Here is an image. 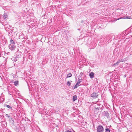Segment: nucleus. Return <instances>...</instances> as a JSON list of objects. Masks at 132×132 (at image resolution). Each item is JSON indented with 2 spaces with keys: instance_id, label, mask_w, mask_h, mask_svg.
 I'll use <instances>...</instances> for the list:
<instances>
[{
  "instance_id": "obj_13",
  "label": "nucleus",
  "mask_w": 132,
  "mask_h": 132,
  "mask_svg": "<svg viewBox=\"0 0 132 132\" xmlns=\"http://www.w3.org/2000/svg\"><path fill=\"white\" fill-rule=\"evenodd\" d=\"M5 105L8 108L10 109H12V108L9 105L5 104Z\"/></svg>"
},
{
  "instance_id": "obj_27",
  "label": "nucleus",
  "mask_w": 132,
  "mask_h": 132,
  "mask_svg": "<svg viewBox=\"0 0 132 132\" xmlns=\"http://www.w3.org/2000/svg\"><path fill=\"white\" fill-rule=\"evenodd\" d=\"M18 51H19V50H18L17 51V52L16 53H17Z\"/></svg>"
},
{
  "instance_id": "obj_5",
  "label": "nucleus",
  "mask_w": 132,
  "mask_h": 132,
  "mask_svg": "<svg viewBox=\"0 0 132 132\" xmlns=\"http://www.w3.org/2000/svg\"><path fill=\"white\" fill-rule=\"evenodd\" d=\"M94 73L93 72H91L89 73V76L90 78L92 79L94 77Z\"/></svg>"
},
{
  "instance_id": "obj_26",
  "label": "nucleus",
  "mask_w": 132,
  "mask_h": 132,
  "mask_svg": "<svg viewBox=\"0 0 132 132\" xmlns=\"http://www.w3.org/2000/svg\"><path fill=\"white\" fill-rule=\"evenodd\" d=\"M83 22V21H81V22Z\"/></svg>"
},
{
  "instance_id": "obj_11",
  "label": "nucleus",
  "mask_w": 132,
  "mask_h": 132,
  "mask_svg": "<svg viewBox=\"0 0 132 132\" xmlns=\"http://www.w3.org/2000/svg\"><path fill=\"white\" fill-rule=\"evenodd\" d=\"M10 42L11 43V44H15V43L14 42L12 39H11L10 41Z\"/></svg>"
},
{
  "instance_id": "obj_1",
  "label": "nucleus",
  "mask_w": 132,
  "mask_h": 132,
  "mask_svg": "<svg viewBox=\"0 0 132 132\" xmlns=\"http://www.w3.org/2000/svg\"><path fill=\"white\" fill-rule=\"evenodd\" d=\"M104 129L103 127L101 125H99L97 127V132H103Z\"/></svg>"
},
{
  "instance_id": "obj_2",
  "label": "nucleus",
  "mask_w": 132,
  "mask_h": 132,
  "mask_svg": "<svg viewBox=\"0 0 132 132\" xmlns=\"http://www.w3.org/2000/svg\"><path fill=\"white\" fill-rule=\"evenodd\" d=\"M98 95V94L94 92L93 93L91 94L90 96L94 98H96L97 97Z\"/></svg>"
},
{
  "instance_id": "obj_18",
  "label": "nucleus",
  "mask_w": 132,
  "mask_h": 132,
  "mask_svg": "<svg viewBox=\"0 0 132 132\" xmlns=\"http://www.w3.org/2000/svg\"><path fill=\"white\" fill-rule=\"evenodd\" d=\"M13 60L15 61V62L17 60V59L15 57L13 59Z\"/></svg>"
},
{
  "instance_id": "obj_9",
  "label": "nucleus",
  "mask_w": 132,
  "mask_h": 132,
  "mask_svg": "<svg viewBox=\"0 0 132 132\" xmlns=\"http://www.w3.org/2000/svg\"><path fill=\"white\" fill-rule=\"evenodd\" d=\"M18 81H16L14 82V84L15 86H17L18 85Z\"/></svg>"
},
{
  "instance_id": "obj_22",
  "label": "nucleus",
  "mask_w": 132,
  "mask_h": 132,
  "mask_svg": "<svg viewBox=\"0 0 132 132\" xmlns=\"http://www.w3.org/2000/svg\"><path fill=\"white\" fill-rule=\"evenodd\" d=\"M83 73L82 72H81L80 73V75H81V76H82V75L83 74Z\"/></svg>"
},
{
  "instance_id": "obj_21",
  "label": "nucleus",
  "mask_w": 132,
  "mask_h": 132,
  "mask_svg": "<svg viewBox=\"0 0 132 132\" xmlns=\"http://www.w3.org/2000/svg\"><path fill=\"white\" fill-rule=\"evenodd\" d=\"M81 79H79V80H78V81H80V82H81Z\"/></svg>"
},
{
  "instance_id": "obj_6",
  "label": "nucleus",
  "mask_w": 132,
  "mask_h": 132,
  "mask_svg": "<svg viewBox=\"0 0 132 132\" xmlns=\"http://www.w3.org/2000/svg\"><path fill=\"white\" fill-rule=\"evenodd\" d=\"M126 60V59H125V60L124 59H120L118 60V62L119 63L121 62H125Z\"/></svg>"
},
{
  "instance_id": "obj_10",
  "label": "nucleus",
  "mask_w": 132,
  "mask_h": 132,
  "mask_svg": "<svg viewBox=\"0 0 132 132\" xmlns=\"http://www.w3.org/2000/svg\"><path fill=\"white\" fill-rule=\"evenodd\" d=\"M3 17L4 19L6 18L7 17V16L6 13H4L3 15Z\"/></svg>"
},
{
  "instance_id": "obj_19",
  "label": "nucleus",
  "mask_w": 132,
  "mask_h": 132,
  "mask_svg": "<svg viewBox=\"0 0 132 132\" xmlns=\"http://www.w3.org/2000/svg\"><path fill=\"white\" fill-rule=\"evenodd\" d=\"M80 83V81H78L76 84L78 85Z\"/></svg>"
},
{
  "instance_id": "obj_20",
  "label": "nucleus",
  "mask_w": 132,
  "mask_h": 132,
  "mask_svg": "<svg viewBox=\"0 0 132 132\" xmlns=\"http://www.w3.org/2000/svg\"><path fill=\"white\" fill-rule=\"evenodd\" d=\"M6 116H7V117H10V116H9V114H6Z\"/></svg>"
},
{
  "instance_id": "obj_14",
  "label": "nucleus",
  "mask_w": 132,
  "mask_h": 132,
  "mask_svg": "<svg viewBox=\"0 0 132 132\" xmlns=\"http://www.w3.org/2000/svg\"><path fill=\"white\" fill-rule=\"evenodd\" d=\"M79 86V85L78 84H76L74 86V88H76L78 87Z\"/></svg>"
},
{
  "instance_id": "obj_29",
  "label": "nucleus",
  "mask_w": 132,
  "mask_h": 132,
  "mask_svg": "<svg viewBox=\"0 0 132 132\" xmlns=\"http://www.w3.org/2000/svg\"><path fill=\"white\" fill-rule=\"evenodd\" d=\"M73 131L74 132H75V131Z\"/></svg>"
},
{
  "instance_id": "obj_7",
  "label": "nucleus",
  "mask_w": 132,
  "mask_h": 132,
  "mask_svg": "<svg viewBox=\"0 0 132 132\" xmlns=\"http://www.w3.org/2000/svg\"><path fill=\"white\" fill-rule=\"evenodd\" d=\"M77 96L76 95H74L73 96V101H75L77 99Z\"/></svg>"
},
{
  "instance_id": "obj_8",
  "label": "nucleus",
  "mask_w": 132,
  "mask_h": 132,
  "mask_svg": "<svg viewBox=\"0 0 132 132\" xmlns=\"http://www.w3.org/2000/svg\"><path fill=\"white\" fill-rule=\"evenodd\" d=\"M72 76V74L71 73H69L67 75V78L70 77Z\"/></svg>"
},
{
  "instance_id": "obj_25",
  "label": "nucleus",
  "mask_w": 132,
  "mask_h": 132,
  "mask_svg": "<svg viewBox=\"0 0 132 132\" xmlns=\"http://www.w3.org/2000/svg\"><path fill=\"white\" fill-rule=\"evenodd\" d=\"M95 109H96L97 110H99V109H98V108H95Z\"/></svg>"
},
{
  "instance_id": "obj_23",
  "label": "nucleus",
  "mask_w": 132,
  "mask_h": 132,
  "mask_svg": "<svg viewBox=\"0 0 132 132\" xmlns=\"http://www.w3.org/2000/svg\"><path fill=\"white\" fill-rule=\"evenodd\" d=\"M130 17L129 16H128L127 18V19H129L130 18Z\"/></svg>"
},
{
  "instance_id": "obj_4",
  "label": "nucleus",
  "mask_w": 132,
  "mask_h": 132,
  "mask_svg": "<svg viewBox=\"0 0 132 132\" xmlns=\"http://www.w3.org/2000/svg\"><path fill=\"white\" fill-rule=\"evenodd\" d=\"M104 115L108 119L110 118L109 113L107 112H105Z\"/></svg>"
},
{
  "instance_id": "obj_3",
  "label": "nucleus",
  "mask_w": 132,
  "mask_h": 132,
  "mask_svg": "<svg viewBox=\"0 0 132 132\" xmlns=\"http://www.w3.org/2000/svg\"><path fill=\"white\" fill-rule=\"evenodd\" d=\"M9 48L11 50H14L15 48V44H10L9 46Z\"/></svg>"
},
{
  "instance_id": "obj_16",
  "label": "nucleus",
  "mask_w": 132,
  "mask_h": 132,
  "mask_svg": "<svg viewBox=\"0 0 132 132\" xmlns=\"http://www.w3.org/2000/svg\"><path fill=\"white\" fill-rule=\"evenodd\" d=\"M67 85H68L69 86H70V85H71V83H70V82L68 81L67 82Z\"/></svg>"
},
{
  "instance_id": "obj_24",
  "label": "nucleus",
  "mask_w": 132,
  "mask_h": 132,
  "mask_svg": "<svg viewBox=\"0 0 132 132\" xmlns=\"http://www.w3.org/2000/svg\"><path fill=\"white\" fill-rule=\"evenodd\" d=\"M16 56H19V55L17 54L16 53Z\"/></svg>"
},
{
  "instance_id": "obj_12",
  "label": "nucleus",
  "mask_w": 132,
  "mask_h": 132,
  "mask_svg": "<svg viewBox=\"0 0 132 132\" xmlns=\"http://www.w3.org/2000/svg\"><path fill=\"white\" fill-rule=\"evenodd\" d=\"M105 132H110L109 128H106L105 129Z\"/></svg>"
},
{
  "instance_id": "obj_15",
  "label": "nucleus",
  "mask_w": 132,
  "mask_h": 132,
  "mask_svg": "<svg viewBox=\"0 0 132 132\" xmlns=\"http://www.w3.org/2000/svg\"><path fill=\"white\" fill-rule=\"evenodd\" d=\"M119 63L118 62H118L114 64L113 65L114 66H116L117 65H118V64Z\"/></svg>"
},
{
  "instance_id": "obj_28",
  "label": "nucleus",
  "mask_w": 132,
  "mask_h": 132,
  "mask_svg": "<svg viewBox=\"0 0 132 132\" xmlns=\"http://www.w3.org/2000/svg\"><path fill=\"white\" fill-rule=\"evenodd\" d=\"M57 110H58V111H59V110H58V109H57Z\"/></svg>"
},
{
  "instance_id": "obj_17",
  "label": "nucleus",
  "mask_w": 132,
  "mask_h": 132,
  "mask_svg": "<svg viewBox=\"0 0 132 132\" xmlns=\"http://www.w3.org/2000/svg\"><path fill=\"white\" fill-rule=\"evenodd\" d=\"M64 132H72V131L67 130L65 131Z\"/></svg>"
}]
</instances>
